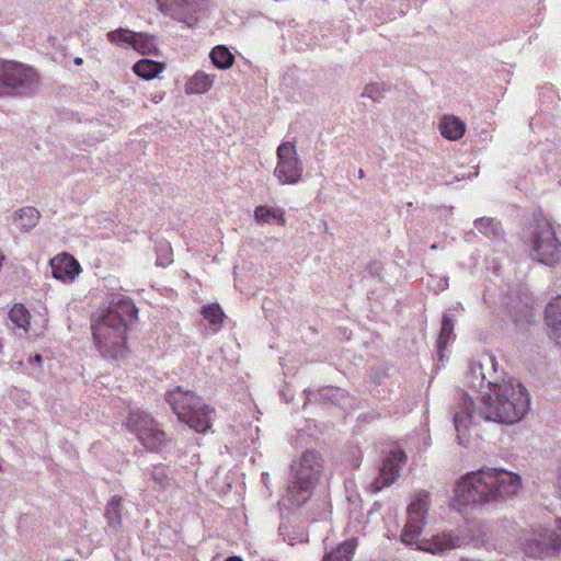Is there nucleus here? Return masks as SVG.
Listing matches in <instances>:
<instances>
[{"instance_id": "1", "label": "nucleus", "mask_w": 561, "mask_h": 561, "mask_svg": "<svg viewBox=\"0 0 561 561\" xmlns=\"http://www.w3.org/2000/svg\"><path fill=\"white\" fill-rule=\"evenodd\" d=\"M476 403L467 393H461L460 401L454 414V426L459 445L467 446V431L470 424L480 421H491L501 424H514L527 413L530 404L527 389L513 379H495L488 381V391Z\"/></svg>"}, {"instance_id": "2", "label": "nucleus", "mask_w": 561, "mask_h": 561, "mask_svg": "<svg viewBox=\"0 0 561 561\" xmlns=\"http://www.w3.org/2000/svg\"><path fill=\"white\" fill-rule=\"evenodd\" d=\"M520 477L499 468L467 473L457 484L453 505L461 511L472 504L499 503L517 494Z\"/></svg>"}, {"instance_id": "3", "label": "nucleus", "mask_w": 561, "mask_h": 561, "mask_svg": "<svg viewBox=\"0 0 561 561\" xmlns=\"http://www.w3.org/2000/svg\"><path fill=\"white\" fill-rule=\"evenodd\" d=\"M136 317L135 304L131 299L124 297L113 299L94 319L92 334L102 357L111 359L126 357L128 353L126 334Z\"/></svg>"}, {"instance_id": "4", "label": "nucleus", "mask_w": 561, "mask_h": 561, "mask_svg": "<svg viewBox=\"0 0 561 561\" xmlns=\"http://www.w3.org/2000/svg\"><path fill=\"white\" fill-rule=\"evenodd\" d=\"M291 480L287 486L285 499L300 506L306 503L322 472V458L314 450H307L291 463Z\"/></svg>"}, {"instance_id": "5", "label": "nucleus", "mask_w": 561, "mask_h": 561, "mask_svg": "<svg viewBox=\"0 0 561 561\" xmlns=\"http://www.w3.org/2000/svg\"><path fill=\"white\" fill-rule=\"evenodd\" d=\"M523 240L531 260L553 266L561 261V241L552 224L546 218H537L524 231Z\"/></svg>"}, {"instance_id": "6", "label": "nucleus", "mask_w": 561, "mask_h": 561, "mask_svg": "<svg viewBox=\"0 0 561 561\" xmlns=\"http://www.w3.org/2000/svg\"><path fill=\"white\" fill-rule=\"evenodd\" d=\"M165 400L181 422L198 433H206L214 420V410L193 391L175 387L165 393Z\"/></svg>"}, {"instance_id": "7", "label": "nucleus", "mask_w": 561, "mask_h": 561, "mask_svg": "<svg viewBox=\"0 0 561 561\" xmlns=\"http://www.w3.org/2000/svg\"><path fill=\"white\" fill-rule=\"evenodd\" d=\"M37 71L25 64L0 60V96H31L39 88Z\"/></svg>"}, {"instance_id": "8", "label": "nucleus", "mask_w": 561, "mask_h": 561, "mask_svg": "<svg viewBox=\"0 0 561 561\" xmlns=\"http://www.w3.org/2000/svg\"><path fill=\"white\" fill-rule=\"evenodd\" d=\"M557 527L561 531V518H558ZM518 545L526 556L542 559L561 553V535L545 527L523 530Z\"/></svg>"}, {"instance_id": "9", "label": "nucleus", "mask_w": 561, "mask_h": 561, "mask_svg": "<svg viewBox=\"0 0 561 561\" xmlns=\"http://www.w3.org/2000/svg\"><path fill=\"white\" fill-rule=\"evenodd\" d=\"M124 425L149 450L159 451L167 443L165 433L158 427L156 420L145 411H130Z\"/></svg>"}, {"instance_id": "10", "label": "nucleus", "mask_w": 561, "mask_h": 561, "mask_svg": "<svg viewBox=\"0 0 561 561\" xmlns=\"http://www.w3.org/2000/svg\"><path fill=\"white\" fill-rule=\"evenodd\" d=\"M304 172L302 161L291 141L282 142L277 148V164L274 175L282 184H297Z\"/></svg>"}, {"instance_id": "11", "label": "nucleus", "mask_w": 561, "mask_h": 561, "mask_svg": "<svg viewBox=\"0 0 561 561\" xmlns=\"http://www.w3.org/2000/svg\"><path fill=\"white\" fill-rule=\"evenodd\" d=\"M428 506V492L424 490L417 491L408 507V522L401 534L404 543L412 545L417 542V538L426 523Z\"/></svg>"}, {"instance_id": "12", "label": "nucleus", "mask_w": 561, "mask_h": 561, "mask_svg": "<svg viewBox=\"0 0 561 561\" xmlns=\"http://www.w3.org/2000/svg\"><path fill=\"white\" fill-rule=\"evenodd\" d=\"M159 10L172 19L193 27L198 14L207 9V0H156Z\"/></svg>"}, {"instance_id": "13", "label": "nucleus", "mask_w": 561, "mask_h": 561, "mask_svg": "<svg viewBox=\"0 0 561 561\" xmlns=\"http://www.w3.org/2000/svg\"><path fill=\"white\" fill-rule=\"evenodd\" d=\"M407 462L405 453L400 449H391L382 459L378 477L370 483L369 490L377 493L382 489L390 486L400 477V471Z\"/></svg>"}, {"instance_id": "14", "label": "nucleus", "mask_w": 561, "mask_h": 561, "mask_svg": "<svg viewBox=\"0 0 561 561\" xmlns=\"http://www.w3.org/2000/svg\"><path fill=\"white\" fill-rule=\"evenodd\" d=\"M495 358L491 355L483 356L482 360L471 362L466 373V385L483 394L488 389V381L499 379L494 376Z\"/></svg>"}, {"instance_id": "15", "label": "nucleus", "mask_w": 561, "mask_h": 561, "mask_svg": "<svg viewBox=\"0 0 561 561\" xmlns=\"http://www.w3.org/2000/svg\"><path fill=\"white\" fill-rule=\"evenodd\" d=\"M49 263L53 276L62 282H72L81 272L78 261L68 253L56 255Z\"/></svg>"}, {"instance_id": "16", "label": "nucleus", "mask_w": 561, "mask_h": 561, "mask_svg": "<svg viewBox=\"0 0 561 561\" xmlns=\"http://www.w3.org/2000/svg\"><path fill=\"white\" fill-rule=\"evenodd\" d=\"M463 539L451 533H443L433 536L430 540L423 541L420 549L433 554H442L448 550L461 547Z\"/></svg>"}, {"instance_id": "17", "label": "nucleus", "mask_w": 561, "mask_h": 561, "mask_svg": "<svg viewBox=\"0 0 561 561\" xmlns=\"http://www.w3.org/2000/svg\"><path fill=\"white\" fill-rule=\"evenodd\" d=\"M545 314L551 339L561 346V297L554 298L547 305Z\"/></svg>"}, {"instance_id": "18", "label": "nucleus", "mask_w": 561, "mask_h": 561, "mask_svg": "<svg viewBox=\"0 0 561 561\" xmlns=\"http://www.w3.org/2000/svg\"><path fill=\"white\" fill-rule=\"evenodd\" d=\"M41 218L39 211L32 206H26L14 211L12 216L13 225L21 231H30Z\"/></svg>"}, {"instance_id": "19", "label": "nucleus", "mask_w": 561, "mask_h": 561, "mask_svg": "<svg viewBox=\"0 0 561 561\" xmlns=\"http://www.w3.org/2000/svg\"><path fill=\"white\" fill-rule=\"evenodd\" d=\"M474 226L480 233L493 241L504 240L505 231L500 220L493 217H481L474 220Z\"/></svg>"}, {"instance_id": "20", "label": "nucleus", "mask_w": 561, "mask_h": 561, "mask_svg": "<svg viewBox=\"0 0 561 561\" xmlns=\"http://www.w3.org/2000/svg\"><path fill=\"white\" fill-rule=\"evenodd\" d=\"M439 130L442 136L446 139L458 140L463 136L466 131V125L458 117L446 115L439 123Z\"/></svg>"}, {"instance_id": "21", "label": "nucleus", "mask_w": 561, "mask_h": 561, "mask_svg": "<svg viewBox=\"0 0 561 561\" xmlns=\"http://www.w3.org/2000/svg\"><path fill=\"white\" fill-rule=\"evenodd\" d=\"M357 546V538H350L325 553L322 561H352Z\"/></svg>"}, {"instance_id": "22", "label": "nucleus", "mask_w": 561, "mask_h": 561, "mask_svg": "<svg viewBox=\"0 0 561 561\" xmlns=\"http://www.w3.org/2000/svg\"><path fill=\"white\" fill-rule=\"evenodd\" d=\"M456 318L450 312H445L442 319L440 332L437 340V353L439 358L443 359L444 351L448 343L453 340V332L455 327Z\"/></svg>"}, {"instance_id": "23", "label": "nucleus", "mask_w": 561, "mask_h": 561, "mask_svg": "<svg viewBox=\"0 0 561 561\" xmlns=\"http://www.w3.org/2000/svg\"><path fill=\"white\" fill-rule=\"evenodd\" d=\"M164 68L165 66L162 62L151 59H140L134 65L133 70L138 77L145 80H152L158 77Z\"/></svg>"}, {"instance_id": "24", "label": "nucleus", "mask_w": 561, "mask_h": 561, "mask_svg": "<svg viewBox=\"0 0 561 561\" xmlns=\"http://www.w3.org/2000/svg\"><path fill=\"white\" fill-rule=\"evenodd\" d=\"M216 78V75H208L204 71H197L186 83V93L202 94L207 92Z\"/></svg>"}, {"instance_id": "25", "label": "nucleus", "mask_w": 561, "mask_h": 561, "mask_svg": "<svg viewBox=\"0 0 561 561\" xmlns=\"http://www.w3.org/2000/svg\"><path fill=\"white\" fill-rule=\"evenodd\" d=\"M253 216L255 221L261 225L270 224L272 220H275L280 226L286 224L284 210L280 208L260 205L254 208Z\"/></svg>"}, {"instance_id": "26", "label": "nucleus", "mask_w": 561, "mask_h": 561, "mask_svg": "<svg viewBox=\"0 0 561 561\" xmlns=\"http://www.w3.org/2000/svg\"><path fill=\"white\" fill-rule=\"evenodd\" d=\"M133 48L142 55H158L156 38L147 33L134 32Z\"/></svg>"}, {"instance_id": "27", "label": "nucleus", "mask_w": 561, "mask_h": 561, "mask_svg": "<svg viewBox=\"0 0 561 561\" xmlns=\"http://www.w3.org/2000/svg\"><path fill=\"white\" fill-rule=\"evenodd\" d=\"M123 499L114 495L107 503L105 510V518L107 519L108 526L117 529L122 526V504Z\"/></svg>"}, {"instance_id": "28", "label": "nucleus", "mask_w": 561, "mask_h": 561, "mask_svg": "<svg viewBox=\"0 0 561 561\" xmlns=\"http://www.w3.org/2000/svg\"><path fill=\"white\" fill-rule=\"evenodd\" d=\"M213 64L221 70H227L232 67L234 56L225 45L214 47L209 54Z\"/></svg>"}, {"instance_id": "29", "label": "nucleus", "mask_w": 561, "mask_h": 561, "mask_svg": "<svg viewBox=\"0 0 561 561\" xmlns=\"http://www.w3.org/2000/svg\"><path fill=\"white\" fill-rule=\"evenodd\" d=\"M9 319L15 328L28 331L31 314L28 310L21 304L14 305L9 311Z\"/></svg>"}, {"instance_id": "30", "label": "nucleus", "mask_w": 561, "mask_h": 561, "mask_svg": "<svg viewBox=\"0 0 561 561\" xmlns=\"http://www.w3.org/2000/svg\"><path fill=\"white\" fill-rule=\"evenodd\" d=\"M202 314L214 327V331L217 332L226 318L222 309L218 304L205 305L202 308Z\"/></svg>"}, {"instance_id": "31", "label": "nucleus", "mask_w": 561, "mask_h": 561, "mask_svg": "<svg viewBox=\"0 0 561 561\" xmlns=\"http://www.w3.org/2000/svg\"><path fill=\"white\" fill-rule=\"evenodd\" d=\"M106 36L115 45L127 44L133 46V41L135 39L134 31L123 27L108 32Z\"/></svg>"}, {"instance_id": "32", "label": "nucleus", "mask_w": 561, "mask_h": 561, "mask_svg": "<svg viewBox=\"0 0 561 561\" xmlns=\"http://www.w3.org/2000/svg\"><path fill=\"white\" fill-rule=\"evenodd\" d=\"M345 397V390L337 387H324L319 390L318 398L323 402L339 404Z\"/></svg>"}, {"instance_id": "33", "label": "nucleus", "mask_w": 561, "mask_h": 561, "mask_svg": "<svg viewBox=\"0 0 561 561\" xmlns=\"http://www.w3.org/2000/svg\"><path fill=\"white\" fill-rule=\"evenodd\" d=\"M386 92V85L382 82L369 83L364 88L363 98H368L374 102H380Z\"/></svg>"}, {"instance_id": "34", "label": "nucleus", "mask_w": 561, "mask_h": 561, "mask_svg": "<svg viewBox=\"0 0 561 561\" xmlns=\"http://www.w3.org/2000/svg\"><path fill=\"white\" fill-rule=\"evenodd\" d=\"M151 479L160 489H164L170 485V478L163 466H156L152 468Z\"/></svg>"}, {"instance_id": "35", "label": "nucleus", "mask_w": 561, "mask_h": 561, "mask_svg": "<svg viewBox=\"0 0 561 561\" xmlns=\"http://www.w3.org/2000/svg\"><path fill=\"white\" fill-rule=\"evenodd\" d=\"M161 249L165 250V255L159 256L157 259V265L164 267L172 263L171 249H170L169 244H162Z\"/></svg>"}, {"instance_id": "36", "label": "nucleus", "mask_w": 561, "mask_h": 561, "mask_svg": "<svg viewBox=\"0 0 561 561\" xmlns=\"http://www.w3.org/2000/svg\"><path fill=\"white\" fill-rule=\"evenodd\" d=\"M285 530H287V527L282 525L279 527V535L283 536V540L286 541L288 545L294 546L297 541H300V542L304 541V534H300V537L297 539L294 536H289V535L287 536L285 534Z\"/></svg>"}, {"instance_id": "37", "label": "nucleus", "mask_w": 561, "mask_h": 561, "mask_svg": "<svg viewBox=\"0 0 561 561\" xmlns=\"http://www.w3.org/2000/svg\"><path fill=\"white\" fill-rule=\"evenodd\" d=\"M268 478H270V476H268V473H267V472H263V473H262V481H263V483H264L265 485H267Z\"/></svg>"}, {"instance_id": "38", "label": "nucleus", "mask_w": 561, "mask_h": 561, "mask_svg": "<svg viewBox=\"0 0 561 561\" xmlns=\"http://www.w3.org/2000/svg\"><path fill=\"white\" fill-rule=\"evenodd\" d=\"M226 561H243V560L238 556H232V557H228L226 559Z\"/></svg>"}, {"instance_id": "39", "label": "nucleus", "mask_w": 561, "mask_h": 561, "mask_svg": "<svg viewBox=\"0 0 561 561\" xmlns=\"http://www.w3.org/2000/svg\"><path fill=\"white\" fill-rule=\"evenodd\" d=\"M73 62H75L76 65H82L83 60H82V58L77 57V58H75Z\"/></svg>"}, {"instance_id": "40", "label": "nucleus", "mask_w": 561, "mask_h": 561, "mask_svg": "<svg viewBox=\"0 0 561 561\" xmlns=\"http://www.w3.org/2000/svg\"><path fill=\"white\" fill-rule=\"evenodd\" d=\"M34 360H35V362H37V363H41V362L43 360V358H42V356H41V355L36 354V355L34 356Z\"/></svg>"}, {"instance_id": "41", "label": "nucleus", "mask_w": 561, "mask_h": 561, "mask_svg": "<svg viewBox=\"0 0 561 561\" xmlns=\"http://www.w3.org/2000/svg\"><path fill=\"white\" fill-rule=\"evenodd\" d=\"M365 176V173L362 169L358 170V178L363 179Z\"/></svg>"}, {"instance_id": "42", "label": "nucleus", "mask_w": 561, "mask_h": 561, "mask_svg": "<svg viewBox=\"0 0 561 561\" xmlns=\"http://www.w3.org/2000/svg\"><path fill=\"white\" fill-rule=\"evenodd\" d=\"M437 249H438V245H437L436 243H433V244L431 245V250H437Z\"/></svg>"}]
</instances>
